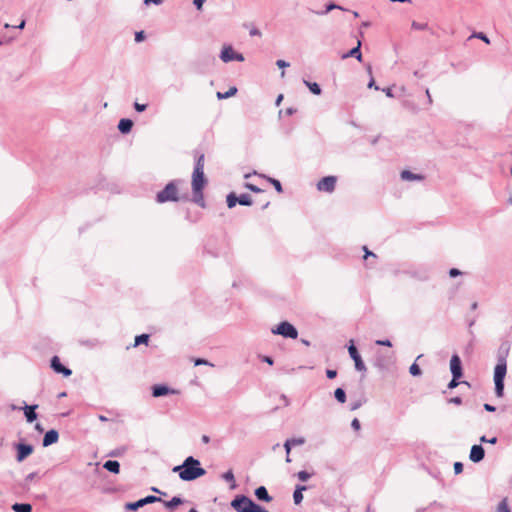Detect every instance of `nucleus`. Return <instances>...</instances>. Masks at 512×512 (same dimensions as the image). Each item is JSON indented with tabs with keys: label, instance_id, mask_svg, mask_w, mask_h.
<instances>
[{
	"label": "nucleus",
	"instance_id": "obj_1",
	"mask_svg": "<svg viewBox=\"0 0 512 512\" xmlns=\"http://www.w3.org/2000/svg\"><path fill=\"white\" fill-rule=\"evenodd\" d=\"M172 471L178 473L179 478L183 481H193L206 474L200 461L193 456L187 457L181 465L175 466Z\"/></svg>",
	"mask_w": 512,
	"mask_h": 512
},
{
	"label": "nucleus",
	"instance_id": "obj_2",
	"mask_svg": "<svg viewBox=\"0 0 512 512\" xmlns=\"http://www.w3.org/2000/svg\"><path fill=\"white\" fill-rule=\"evenodd\" d=\"M184 180L175 179L166 184V186L156 194V202L163 204L166 202H178L187 200L188 194L180 195L179 186L184 184Z\"/></svg>",
	"mask_w": 512,
	"mask_h": 512
},
{
	"label": "nucleus",
	"instance_id": "obj_3",
	"mask_svg": "<svg viewBox=\"0 0 512 512\" xmlns=\"http://www.w3.org/2000/svg\"><path fill=\"white\" fill-rule=\"evenodd\" d=\"M271 332L284 338L296 339L298 337L297 329L288 321L280 322L275 328H272Z\"/></svg>",
	"mask_w": 512,
	"mask_h": 512
},
{
	"label": "nucleus",
	"instance_id": "obj_4",
	"mask_svg": "<svg viewBox=\"0 0 512 512\" xmlns=\"http://www.w3.org/2000/svg\"><path fill=\"white\" fill-rule=\"evenodd\" d=\"M220 59L225 62H231V61H244V56L241 53L235 52L232 46L227 45L224 46L220 53Z\"/></svg>",
	"mask_w": 512,
	"mask_h": 512
},
{
	"label": "nucleus",
	"instance_id": "obj_5",
	"mask_svg": "<svg viewBox=\"0 0 512 512\" xmlns=\"http://www.w3.org/2000/svg\"><path fill=\"white\" fill-rule=\"evenodd\" d=\"M16 449V461L23 462L28 456L33 453V446L27 443H17L14 445Z\"/></svg>",
	"mask_w": 512,
	"mask_h": 512
},
{
	"label": "nucleus",
	"instance_id": "obj_6",
	"mask_svg": "<svg viewBox=\"0 0 512 512\" xmlns=\"http://www.w3.org/2000/svg\"><path fill=\"white\" fill-rule=\"evenodd\" d=\"M336 183H337L336 176H326V177H323L317 183V189L322 192L332 193L335 190Z\"/></svg>",
	"mask_w": 512,
	"mask_h": 512
},
{
	"label": "nucleus",
	"instance_id": "obj_7",
	"mask_svg": "<svg viewBox=\"0 0 512 512\" xmlns=\"http://www.w3.org/2000/svg\"><path fill=\"white\" fill-rule=\"evenodd\" d=\"M348 352H349L350 357L354 361L355 369L360 372H365L366 366H365V364H364V362H363V360H362V358L352 340L350 341V345L348 347Z\"/></svg>",
	"mask_w": 512,
	"mask_h": 512
},
{
	"label": "nucleus",
	"instance_id": "obj_8",
	"mask_svg": "<svg viewBox=\"0 0 512 512\" xmlns=\"http://www.w3.org/2000/svg\"><path fill=\"white\" fill-rule=\"evenodd\" d=\"M207 180L204 175V171L193 170L192 174V191H203Z\"/></svg>",
	"mask_w": 512,
	"mask_h": 512
},
{
	"label": "nucleus",
	"instance_id": "obj_9",
	"mask_svg": "<svg viewBox=\"0 0 512 512\" xmlns=\"http://www.w3.org/2000/svg\"><path fill=\"white\" fill-rule=\"evenodd\" d=\"M507 373V362L504 355H499L494 368V380H504Z\"/></svg>",
	"mask_w": 512,
	"mask_h": 512
},
{
	"label": "nucleus",
	"instance_id": "obj_10",
	"mask_svg": "<svg viewBox=\"0 0 512 512\" xmlns=\"http://www.w3.org/2000/svg\"><path fill=\"white\" fill-rule=\"evenodd\" d=\"M450 370L454 378H461L463 376L462 362L457 354L452 355L450 359Z\"/></svg>",
	"mask_w": 512,
	"mask_h": 512
},
{
	"label": "nucleus",
	"instance_id": "obj_11",
	"mask_svg": "<svg viewBox=\"0 0 512 512\" xmlns=\"http://www.w3.org/2000/svg\"><path fill=\"white\" fill-rule=\"evenodd\" d=\"M50 366L56 373L62 374L65 377L72 374V371L61 363L58 356L52 357Z\"/></svg>",
	"mask_w": 512,
	"mask_h": 512
},
{
	"label": "nucleus",
	"instance_id": "obj_12",
	"mask_svg": "<svg viewBox=\"0 0 512 512\" xmlns=\"http://www.w3.org/2000/svg\"><path fill=\"white\" fill-rule=\"evenodd\" d=\"M485 457V450L482 445H473L470 450L469 459L473 463L481 462Z\"/></svg>",
	"mask_w": 512,
	"mask_h": 512
},
{
	"label": "nucleus",
	"instance_id": "obj_13",
	"mask_svg": "<svg viewBox=\"0 0 512 512\" xmlns=\"http://www.w3.org/2000/svg\"><path fill=\"white\" fill-rule=\"evenodd\" d=\"M37 408H38V405H25L24 407L21 408L24 412V416L28 423H33L37 419V417H38V415L36 413Z\"/></svg>",
	"mask_w": 512,
	"mask_h": 512
},
{
	"label": "nucleus",
	"instance_id": "obj_14",
	"mask_svg": "<svg viewBox=\"0 0 512 512\" xmlns=\"http://www.w3.org/2000/svg\"><path fill=\"white\" fill-rule=\"evenodd\" d=\"M173 393H175V391L164 384H156L152 387V395L156 398Z\"/></svg>",
	"mask_w": 512,
	"mask_h": 512
},
{
	"label": "nucleus",
	"instance_id": "obj_15",
	"mask_svg": "<svg viewBox=\"0 0 512 512\" xmlns=\"http://www.w3.org/2000/svg\"><path fill=\"white\" fill-rule=\"evenodd\" d=\"M59 439V433L58 431L51 429L47 431L43 437L42 445L44 447H48L52 444H55Z\"/></svg>",
	"mask_w": 512,
	"mask_h": 512
},
{
	"label": "nucleus",
	"instance_id": "obj_16",
	"mask_svg": "<svg viewBox=\"0 0 512 512\" xmlns=\"http://www.w3.org/2000/svg\"><path fill=\"white\" fill-rule=\"evenodd\" d=\"M360 49H361V41L358 40L357 41V45L354 48H352L347 53L342 55V59H346V58H349V57H354L358 61H362V53H361Z\"/></svg>",
	"mask_w": 512,
	"mask_h": 512
},
{
	"label": "nucleus",
	"instance_id": "obj_17",
	"mask_svg": "<svg viewBox=\"0 0 512 512\" xmlns=\"http://www.w3.org/2000/svg\"><path fill=\"white\" fill-rule=\"evenodd\" d=\"M254 494H255L256 498L260 501H264V502L272 501V497L269 495L266 487H264V486H259L258 488H256Z\"/></svg>",
	"mask_w": 512,
	"mask_h": 512
},
{
	"label": "nucleus",
	"instance_id": "obj_18",
	"mask_svg": "<svg viewBox=\"0 0 512 512\" xmlns=\"http://www.w3.org/2000/svg\"><path fill=\"white\" fill-rule=\"evenodd\" d=\"M133 127V121L128 118H123L118 123V129L121 133L127 134Z\"/></svg>",
	"mask_w": 512,
	"mask_h": 512
},
{
	"label": "nucleus",
	"instance_id": "obj_19",
	"mask_svg": "<svg viewBox=\"0 0 512 512\" xmlns=\"http://www.w3.org/2000/svg\"><path fill=\"white\" fill-rule=\"evenodd\" d=\"M103 468L111 473L118 474L120 472V463L116 460H108L103 464Z\"/></svg>",
	"mask_w": 512,
	"mask_h": 512
},
{
	"label": "nucleus",
	"instance_id": "obj_20",
	"mask_svg": "<svg viewBox=\"0 0 512 512\" xmlns=\"http://www.w3.org/2000/svg\"><path fill=\"white\" fill-rule=\"evenodd\" d=\"M307 489L306 486L303 485H297L294 493H293V500L296 505L300 504L303 500V491Z\"/></svg>",
	"mask_w": 512,
	"mask_h": 512
},
{
	"label": "nucleus",
	"instance_id": "obj_21",
	"mask_svg": "<svg viewBox=\"0 0 512 512\" xmlns=\"http://www.w3.org/2000/svg\"><path fill=\"white\" fill-rule=\"evenodd\" d=\"M401 179L405 181H415L422 180L423 176L420 174H414L409 170H404L401 172Z\"/></svg>",
	"mask_w": 512,
	"mask_h": 512
},
{
	"label": "nucleus",
	"instance_id": "obj_22",
	"mask_svg": "<svg viewBox=\"0 0 512 512\" xmlns=\"http://www.w3.org/2000/svg\"><path fill=\"white\" fill-rule=\"evenodd\" d=\"M334 9L345 10L342 6L331 2L325 6L324 10H322V11L311 10V12L316 15H326L327 13H329L330 11H332Z\"/></svg>",
	"mask_w": 512,
	"mask_h": 512
},
{
	"label": "nucleus",
	"instance_id": "obj_23",
	"mask_svg": "<svg viewBox=\"0 0 512 512\" xmlns=\"http://www.w3.org/2000/svg\"><path fill=\"white\" fill-rule=\"evenodd\" d=\"M184 500L179 497V496H174L171 500L169 501H165L164 502V506L167 508V509H170V510H173L175 509L177 506L183 504Z\"/></svg>",
	"mask_w": 512,
	"mask_h": 512
},
{
	"label": "nucleus",
	"instance_id": "obj_24",
	"mask_svg": "<svg viewBox=\"0 0 512 512\" xmlns=\"http://www.w3.org/2000/svg\"><path fill=\"white\" fill-rule=\"evenodd\" d=\"M222 478H223V480H225L226 482H228L230 484V489H235L237 487L235 477H234L233 471L231 469H229L228 471L223 473Z\"/></svg>",
	"mask_w": 512,
	"mask_h": 512
},
{
	"label": "nucleus",
	"instance_id": "obj_25",
	"mask_svg": "<svg viewBox=\"0 0 512 512\" xmlns=\"http://www.w3.org/2000/svg\"><path fill=\"white\" fill-rule=\"evenodd\" d=\"M14 512H32V506L29 503H15L12 505Z\"/></svg>",
	"mask_w": 512,
	"mask_h": 512
},
{
	"label": "nucleus",
	"instance_id": "obj_26",
	"mask_svg": "<svg viewBox=\"0 0 512 512\" xmlns=\"http://www.w3.org/2000/svg\"><path fill=\"white\" fill-rule=\"evenodd\" d=\"M304 83L314 95L321 94V92H322L321 87L316 82H309V81L304 80Z\"/></svg>",
	"mask_w": 512,
	"mask_h": 512
},
{
	"label": "nucleus",
	"instance_id": "obj_27",
	"mask_svg": "<svg viewBox=\"0 0 512 512\" xmlns=\"http://www.w3.org/2000/svg\"><path fill=\"white\" fill-rule=\"evenodd\" d=\"M142 507H144V501L142 500V498L135 502H129L125 505V508L130 511H136Z\"/></svg>",
	"mask_w": 512,
	"mask_h": 512
},
{
	"label": "nucleus",
	"instance_id": "obj_28",
	"mask_svg": "<svg viewBox=\"0 0 512 512\" xmlns=\"http://www.w3.org/2000/svg\"><path fill=\"white\" fill-rule=\"evenodd\" d=\"M193 202H195L196 204H198L200 207L204 208L205 207V201H204V197H203V192L202 191H193Z\"/></svg>",
	"mask_w": 512,
	"mask_h": 512
},
{
	"label": "nucleus",
	"instance_id": "obj_29",
	"mask_svg": "<svg viewBox=\"0 0 512 512\" xmlns=\"http://www.w3.org/2000/svg\"><path fill=\"white\" fill-rule=\"evenodd\" d=\"M238 203L240 205H243V206H250L252 205L253 201H252V198L249 194H241L240 196H238Z\"/></svg>",
	"mask_w": 512,
	"mask_h": 512
},
{
	"label": "nucleus",
	"instance_id": "obj_30",
	"mask_svg": "<svg viewBox=\"0 0 512 512\" xmlns=\"http://www.w3.org/2000/svg\"><path fill=\"white\" fill-rule=\"evenodd\" d=\"M494 384L496 396L502 397L504 395V380H494Z\"/></svg>",
	"mask_w": 512,
	"mask_h": 512
},
{
	"label": "nucleus",
	"instance_id": "obj_31",
	"mask_svg": "<svg viewBox=\"0 0 512 512\" xmlns=\"http://www.w3.org/2000/svg\"><path fill=\"white\" fill-rule=\"evenodd\" d=\"M334 397L339 403H345L346 402V392L342 388H337L334 391Z\"/></svg>",
	"mask_w": 512,
	"mask_h": 512
},
{
	"label": "nucleus",
	"instance_id": "obj_32",
	"mask_svg": "<svg viewBox=\"0 0 512 512\" xmlns=\"http://www.w3.org/2000/svg\"><path fill=\"white\" fill-rule=\"evenodd\" d=\"M237 93L236 87H230L229 90L225 93L217 92L218 99H227L229 97L234 96Z\"/></svg>",
	"mask_w": 512,
	"mask_h": 512
},
{
	"label": "nucleus",
	"instance_id": "obj_33",
	"mask_svg": "<svg viewBox=\"0 0 512 512\" xmlns=\"http://www.w3.org/2000/svg\"><path fill=\"white\" fill-rule=\"evenodd\" d=\"M237 199H238V196L235 193H233V192L229 193L226 198L228 208L235 207V205L238 203Z\"/></svg>",
	"mask_w": 512,
	"mask_h": 512
},
{
	"label": "nucleus",
	"instance_id": "obj_34",
	"mask_svg": "<svg viewBox=\"0 0 512 512\" xmlns=\"http://www.w3.org/2000/svg\"><path fill=\"white\" fill-rule=\"evenodd\" d=\"M149 335L148 334H140L135 337L134 347L139 346L140 344H147L149 341Z\"/></svg>",
	"mask_w": 512,
	"mask_h": 512
},
{
	"label": "nucleus",
	"instance_id": "obj_35",
	"mask_svg": "<svg viewBox=\"0 0 512 512\" xmlns=\"http://www.w3.org/2000/svg\"><path fill=\"white\" fill-rule=\"evenodd\" d=\"M204 162H205V156H204V154H200L196 158L194 170L204 171Z\"/></svg>",
	"mask_w": 512,
	"mask_h": 512
},
{
	"label": "nucleus",
	"instance_id": "obj_36",
	"mask_svg": "<svg viewBox=\"0 0 512 512\" xmlns=\"http://www.w3.org/2000/svg\"><path fill=\"white\" fill-rule=\"evenodd\" d=\"M470 38H477V39H480L482 40L483 42H485L486 44H489L490 43V40L489 38L487 37V35L483 32H474Z\"/></svg>",
	"mask_w": 512,
	"mask_h": 512
},
{
	"label": "nucleus",
	"instance_id": "obj_37",
	"mask_svg": "<svg viewBox=\"0 0 512 512\" xmlns=\"http://www.w3.org/2000/svg\"><path fill=\"white\" fill-rule=\"evenodd\" d=\"M366 402V399L363 398V399H357L353 402H351L350 404V410L351 411H355L357 409H359L364 403Z\"/></svg>",
	"mask_w": 512,
	"mask_h": 512
},
{
	"label": "nucleus",
	"instance_id": "obj_38",
	"mask_svg": "<svg viewBox=\"0 0 512 512\" xmlns=\"http://www.w3.org/2000/svg\"><path fill=\"white\" fill-rule=\"evenodd\" d=\"M142 500L144 501V506H145L147 504H152V503L161 501V498L154 496V495H148V496L142 498Z\"/></svg>",
	"mask_w": 512,
	"mask_h": 512
},
{
	"label": "nucleus",
	"instance_id": "obj_39",
	"mask_svg": "<svg viewBox=\"0 0 512 512\" xmlns=\"http://www.w3.org/2000/svg\"><path fill=\"white\" fill-rule=\"evenodd\" d=\"M497 511L498 512H511L509 506H508V503H507V500L506 499H503L499 505H498V508H497Z\"/></svg>",
	"mask_w": 512,
	"mask_h": 512
},
{
	"label": "nucleus",
	"instance_id": "obj_40",
	"mask_svg": "<svg viewBox=\"0 0 512 512\" xmlns=\"http://www.w3.org/2000/svg\"><path fill=\"white\" fill-rule=\"evenodd\" d=\"M409 372L412 376H420L422 374L420 367L416 363L410 366Z\"/></svg>",
	"mask_w": 512,
	"mask_h": 512
},
{
	"label": "nucleus",
	"instance_id": "obj_41",
	"mask_svg": "<svg viewBox=\"0 0 512 512\" xmlns=\"http://www.w3.org/2000/svg\"><path fill=\"white\" fill-rule=\"evenodd\" d=\"M411 28L414 30H426L428 28L427 23H419L417 21H412Z\"/></svg>",
	"mask_w": 512,
	"mask_h": 512
},
{
	"label": "nucleus",
	"instance_id": "obj_42",
	"mask_svg": "<svg viewBox=\"0 0 512 512\" xmlns=\"http://www.w3.org/2000/svg\"><path fill=\"white\" fill-rule=\"evenodd\" d=\"M268 180L274 186V188L276 189V191L278 193H281L283 191L282 185L279 180L274 179V178H268Z\"/></svg>",
	"mask_w": 512,
	"mask_h": 512
},
{
	"label": "nucleus",
	"instance_id": "obj_43",
	"mask_svg": "<svg viewBox=\"0 0 512 512\" xmlns=\"http://www.w3.org/2000/svg\"><path fill=\"white\" fill-rule=\"evenodd\" d=\"M292 447L293 446H300V445H303L305 443V439L303 437H299V438H291V439H287Z\"/></svg>",
	"mask_w": 512,
	"mask_h": 512
},
{
	"label": "nucleus",
	"instance_id": "obj_44",
	"mask_svg": "<svg viewBox=\"0 0 512 512\" xmlns=\"http://www.w3.org/2000/svg\"><path fill=\"white\" fill-rule=\"evenodd\" d=\"M297 477H298V479H299L300 481H303V482H304V481H307V480L311 477V475H310V473H308L307 471L302 470V471H299V472L297 473Z\"/></svg>",
	"mask_w": 512,
	"mask_h": 512
},
{
	"label": "nucleus",
	"instance_id": "obj_45",
	"mask_svg": "<svg viewBox=\"0 0 512 512\" xmlns=\"http://www.w3.org/2000/svg\"><path fill=\"white\" fill-rule=\"evenodd\" d=\"M291 448H292L291 443L288 440H286L285 443H284V449H285L286 454H287V456H286V462L287 463L291 462V459H290V456H289Z\"/></svg>",
	"mask_w": 512,
	"mask_h": 512
},
{
	"label": "nucleus",
	"instance_id": "obj_46",
	"mask_svg": "<svg viewBox=\"0 0 512 512\" xmlns=\"http://www.w3.org/2000/svg\"><path fill=\"white\" fill-rule=\"evenodd\" d=\"M479 440H480L481 443H490V444H493V445L497 443V438L496 437H492V438L488 439L486 436L483 435V436L480 437Z\"/></svg>",
	"mask_w": 512,
	"mask_h": 512
},
{
	"label": "nucleus",
	"instance_id": "obj_47",
	"mask_svg": "<svg viewBox=\"0 0 512 512\" xmlns=\"http://www.w3.org/2000/svg\"><path fill=\"white\" fill-rule=\"evenodd\" d=\"M195 366H199V365H209V366H214L212 363H210L208 360L206 359H202V358H197L194 362Z\"/></svg>",
	"mask_w": 512,
	"mask_h": 512
},
{
	"label": "nucleus",
	"instance_id": "obj_48",
	"mask_svg": "<svg viewBox=\"0 0 512 512\" xmlns=\"http://www.w3.org/2000/svg\"><path fill=\"white\" fill-rule=\"evenodd\" d=\"M459 379L460 378H454V376H452V379H451V381L448 384V388L449 389L456 388L459 385Z\"/></svg>",
	"mask_w": 512,
	"mask_h": 512
},
{
	"label": "nucleus",
	"instance_id": "obj_49",
	"mask_svg": "<svg viewBox=\"0 0 512 512\" xmlns=\"http://www.w3.org/2000/svg\"><path fill=\"white\" fill-rule=\"evenodd\" d=\"M351 427L355 431H359L361 429L360 421L357 418H354L351 422Z\"/></svg>",
	"mask_w": 512,
	"mask_h": 512
},
{
	"label": "nucleus",
	"instance_id": "obj_50",
	"mask_svg": "<svg viewBox=\"0 0 512 512\" xmlns=\"http://www.w3.org/2000/svg\"><path fill=\"white\" fill-rule=\"evenodd\" d=\"M147 108V105L146 104H140L138 102H134V109L137 111V112H143L145 111Z\"/></svg>",
	"mask_w": 512,
	"mask_h": 512
},
{
	"label": "nucleus",
	"instance_id": "obj_51",
	"mask_svg": "<svg viewBox=\"0 0 512 512\" xmlns=\"http://www.w3.org/2000/svg\"><path fill=\"white\" fill-rule=\"evenodd\" d=\"M509 352V347L508 346H505L504 344H502L499 348V351H498V356L499 355H504L505 357L507 356Z\"/></svg>",
	"mask_w": 512,
	"mask_h": 512
},
{
	"label": "nucleus",
	"instance_id": "obj_52",
	"mask_svg": "<svg viewBox=\"0 0 512 512\" xmlns=\"http://www.w3.org/2000/svg\"><path fill=\"white\" fill-rule=\"evenodd\" d=\"M245 187H246L247 189H249L250 191L255 192V193H259V192H261V191H262V190H261L259 187H257L256 185H253V184H250V183H246V184H245Z\"/></svg>",
	"mask_w": 512,
	"mask_h": 512
},
{
	"label": "nucleus",
	"instance_id": "obj_53",
	"mask_svg": "<svg viewBox=\"0 0 512 512\" xmlns=\"http://www.w3.org/2000/svg\"><path fill=\"white\" fill-rule=\"evenodd\" d=\"M463 471V464L461 462L454 463V473L460 474Z\"/></svg>",
	"mask_w": 512,
	"mask_h": 512
},
{
	"label": "nucleus",
	"instance_id": "obj_54",
	"mask_svg": "<svg viewBox=\"0 0 512 512\" xmlns=\"http://www.w3.org/2000/svg\"><path fill=\"white\" fill-rule=\"evenodd\" d=\"M143 3L145 6H149L151 4L159 6L163 3V0H144Z\"/></svg>",
	"mask_w": 512,
	"mask_h": 512
},
{
	"label": "nucleus",
	"instance_id": "obj_55",
	"mask_svg": "<svg viewBox=\"0 0 512 512\" xmlns=\"http://www.w3.org/2000/svg\"><path fill=\"white\" fill-rule=\"evenodd\" d=\"M145 39V33L144 31H139V32H136L135 33V41L136 42H141Z\"/></svg>",
	"mask_w": 512,
	"mask_h": 512
},
{
	"label": "nucleus",
	"instance_id": "obj_56",
	"mask_svg": "<svg viewBox=\"0 0 512 512\" xmlns=\"http://www.w3.org/2000/svg\"><path fill=\"white\" fill-rule=\"evenodd\" d=\"M461 274H462L461 271L459 269H457V268H451L449 270V276L452 277V278L457 277V276H459Z\"/></svg>",
	"mask_w": 512,
	"mask_h": 512
},
{
	"label": "nucleus",
	"instance_id": "obj_57",
	"mask_svg": "<svg viewBox=\"0 0 512 512\" xmlns=\"http://www.w3.org/2000/svg\"><path fill=\"white\" fill-rule=\"evenodd\" d=\"M326 376L329 379H334L337 376V371L336 370H332V369H327L326 370Z\"/></svg>",
	"mask_w": 512,
	"mask_h": 512
},
{
	"label": "nucleus",
	"instance_id": "obj_58",
	"mask_svg": "<svg viewBox=\"0 0 512 512\" xmlns=\"http://www.w3.org/2000/svg\"><path fill=\"white\" fill-rule=\"evenodd\" d=\"M449 403L460 405L462 403V398L459 396H455L449 399Z\"/></svg>",
	"mask_w": 512,
	"mask_h": 512
},
{
	"label": "nucleus",
	"instance_id": "obj_59",
	"mask_svg": "<svg viewBox=\"0 0 512 512\" xmlns=\"http://www.w3.org/2000/svg\"><path fill=\"white\" fill-rule=\"evenodd\" d=\"M376 344L377 345H381V346H387V347H391L392 346L391 341L388 340V339H386V340H377Z\"/></svg>",
	"mask_w": 512,
	"mask_h": 512
},
{
	"label": "nucleus",
	"instance_id": "obj_60",
	"mask_svg": "<svg viewBox=\"0 0 512 512\" xmlns=\"http://www.w3.org/2000/svg\"><path fill=\"white\" fill-rule=\"evenodd\" d=\"M276 65L279 67V68H286V67H289V63L284 61V60H277L276 61Z\"/></svg>",
	"mask_w": 512,
	"mask_h": 512
},
{
	"label": "nucleus",
	"instance_id": "obj_61",
	"mask_svg": "<svg viewBox=\"0 0 512 512\" xmlns=\"http://www.w3.org/2000/svg\"><path fill=\"white\" fill-rule=\"evenodd\" d=\"M37 477L36 472H31L25 477V482L33 481Z\"/></svg>",
	"mask_w": 512,
	"mask_h": 512
},
{
	"label": "nucleus",
	"instance_id": "obj_62",
	"mask_svg": "<svg viewBox=\"0 0 512 512\" xmlns=\"http://www.w3.org/2000/svg\"><path fill=\"white\" fill-rule=\"evenodd\" d=\"M206 0H194L193 1V4L195 5V7L200 10L204 4Z\"/></svg>",
	"mask_w": 512,
	"mask_h": 512
},
{
	"label": "nucleus",
	"instance_id": "obj_63",
	"mask_svg": "<svg viewBox=\"0 0 512 512\" xmlns=\"http://www.w3.org/2000/svg\"><path fill=\"white\" fill-rule=\"evenodd\" d=\"M483 407L488 412H494L496 410L495 406L488 404V403H485Z\"/></svg>",
	"mask_w": 512,
	"mask_h": 512
},
{
	"label": "nucleus",
	"instance_id": "obj_64",
	"mask_svg": "<svg viewBox=\"0 0 512 512\" xmlns=\"http://www.w3.org/2000/svg\"><path fill=\"white\" fill-rule=\"evenodd\" d=\"M382 91L386 94L387 97H390V98L394 97V94L392 93L391 88H384V89H382Z\"/></svg>",
	"mask_w": 512,
	"mask_h": 512
}]
</instances>
